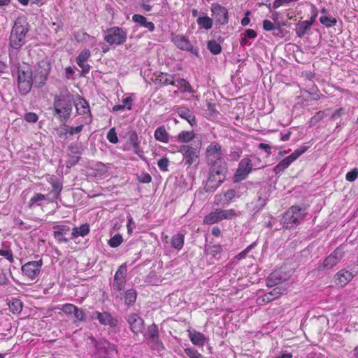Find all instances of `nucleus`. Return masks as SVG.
<instances>
[{
  "mask_svg": "<svg viewBox=\"0 0 358 358\" xmlns=\"http://www.w3.org/2000/svg\"><path fill=\"white\" fill-rule=\"evenodd\" d=\"M184 243L185 236L181 233H178L173 236L171 241V246L176 249L177 250H180L183 248Z\"/></svg>",
  "mask_w": 358,
  "mask_h": 358,
  "instance_id": "nucleus-36",
  "label": "nucleus"
},
{
  "mask_svg": "<svg viewBox=\"0 0 358 358\" xmlns=\"http://www.w3.org/2000/svg\"><path fill=\"white\" fill-rule=\"evenodd\" d=\"M91 56V52L88 49H83L76 57V62L79 67L81 68L82 76H85L89 73L91 66L88 64H85Z\"/></svg>",
  "mask_w": 358,
  "mask_h": 358,
  "instance_id": "nucleus-18",
  "label": "nucleus"
},
{
  "mask_svg": "<svg viewBox=\"0 0 358 358\" xmlns=\"http://www.w3.org/2000/svg\"><path fill=\"white\" fill-rule=\"evenodd\" d=\"M83 129V125H79L77 127H69L68 132L70 135H73L76 134H79Z\"/></svg>",
  "mask_w": 358,
  "mask_h": 358,
  "instance_id": "nucleus-61",
  "label": "nucleus"
},
{
  "mask_svg": "<svg viewBox=\"0 0 358 358\" xmlns=\"http://www.w3.org/2000/svg\"><path fill=\"white\" fill-rule=\"evenodd\" d=\"M133 100L134 99L131 96H127L122 99V105H124L126 109L131 110Z\"/></svg>",
  "mask_w": 358,
  "mask_h": 358,
  "instance_id": "nucleus-60",
  "label": "nucleus"
},
{
  "mask_svg": "<svg viewBox=\"0 0 358 358\" xmlns=\"http://www.w3.org/2000/svg\"><path fill=\"white\" fill-rule=\"evenodd\" d=\"M53 229H55L53 236L59 243L69 242V239L65 238V234H66L70 231V227L69 226L56 225L53 227Z\"/></svg>",
  "mask_w": 358,
  "mask_h": 358,
  "instance_id": "nucleus-24",
  "label": "nucleus"
},
{
  "mask_svg": "<svg viewBox=\"0 0 358 358\" xmlns=\"http://www.w3.org/2000/svg\"><path fill=\"white\" fill-rule=\"evenodd\" d=\"M76 306L72 303H65L62 305L61 310L66 315H72L74 310H76Z\"/></svg>",
  "mask_w": 358,
  "mask_h": 358,
  "instance_id": "nucleus-54",
  "label": "nucleus"
},
{
  "mask_svg": "<svg viewBox=\"0 0 358 358\" xmlns=\"http://www.w3.org/2000/svg\"><path fill=\"white\" fill-rule=\"evenodd\" d=\"M308 149V146H303L301 148L295 150L291 155L286 157L274 167V173L276 175L282 173L290 166L292 162L296 160L301 155L304 154Z\"/></svg>",
  "mask_w": 358,
  "mask_h": 358,
  "instance_id": "nucleus-10",
  "label": "nucleus"
},
{
  "mask_svg": "<svg viewBox=\"0 0 358 358\" xmlns=\"http://www.w3.org/2000/svg\"><path fill=\"white\" fill-rule=\"evenodd\" d=\"M205 155L208 165L226 163L223 159L222 146L217 143H210L206 148Z\"/></svg>",
  "mask_w": 358,
  "mask_h": 358,
  "instance_id": "nucleus-9",
  "label": "nucleus"
},
{
  "mask_svg": "<svg viewBox=\"0 0 358 358\" xmlns=\"http://www.w3.org/2000/svg\"><path fill=\"white\" fill-rule=\"evenodd\" d=\"M90 231V225L87 223L80 225L79 227H73L72 229L71 236L73 238L78 237H84L87 236Z\"/></svg>",
  "mask_w": 358,
  "mask_h": 358,
  "instance_id": "nucleus-33",
  "label": "nucleus"
},
{
  "mask_svg": "<svg viewBox=\"0 0 358 358\" xmlns=\"http://www.w3.org/2000/svg\"><path fill=\"white\" fill-rule=\"evenodd\" d=\"M353 278L351 272L343 269L339 271L334 276V282L340 286L344 287Z\"/></svg>",
  "mask_w": 358,
  "mask_h": 358,
  "instance_id": "nucleus-23",
  "label": "nucleus"
},
{
  "mask_svg": "<svg viewBox=\"0 0 358 358\" xmlns=\"http://www.w3.org/2000/svg\"><path fill=\"white\" fill-rule=\"evenodd\" d=\"M208 253L213 256L214 257H216L217 255H220L222 252V248L220 245L216 244L209 246L208 248Z\"/></svg>",
  "mask_w": 358,
  "mask_h": 358,
  "instance_id": "nucleus-50",
  "label": "nucleus"
},
{
  "mask_svg": "<svg viewBox=\"0 0 358 358\" xmlns=\"http://www.w3.org/2000/svg\"><path fill=\"white\" fill-rule=\"evenodd\" d=\"M77 112L79 114H90L88 103L84 100L80 101L76 106Z\"/></svg>",
  "mask_w": 358,
  "mask_h": 358,
  "instance_id": "nucleus-46",
  "label": "nucleus"
},
{
  "mask_svg": "<svg viewBox=\"0 0 358 358\" xmlns=\"http://www.w3.org/2000/svg\"><path fill=\"white\" fill-rule=\"evenodd\" d=\"M263 29L265 31H271L275 29L274 24L268 20H264L263 21Z\"/></svg>",
  "mask_w": 358,
  "mask_h": 358,
  "instance_id": "nucleus-62",
  "label": "nucleus"
},
{
  "mask_svg": "<svg viewBox=\"0 0 358 358\" xmlns=\"http://www.w3.org/2000/svg\"><path fill=\"white\" fill-rule=\"evenodd\" d=\"M155 80L157 82L164 85H176L175 77L173 75H170L167 73H159L156 76Z\"/></svg>",
  "mask_w": 358,
  "mask_h": 358,
  "instance_id": "nucleus-32",
  "label": "nucleus"
},
{
  "mask_svg": "<svg viewBox=\"0 0 358 358\" xmlns=\"http://www.w3.org/2000/svg\"><path fill=\"white\" fill-rule=\"evenodd\" d=\"M177 113L181 118L187 120L192 127L196 124L195 115L188 108L179 107L177 108Z\"/></svg>",
  "mask_w": 358,
  "mask_h": 358,
  "instance_id": "nucleus-26",
  "label": "nucleus"
},
{
  "mask_svg": "<svg viewBox=\"0 0 358 358\" xmlns=\"http://www.w3.org/2000/svg\"><path fill=\"white\" fill-rule=\"evenodd\" d=\"M344 251L341 247L336 248L326 259L324 260L322 267L326 269H331L335 266L343 257Z\"/></svg>",
  "mask_w": 358,
  "mask_h": 358,
  "instance_id": "nucleus-16",
  "label": "nucleus"
},
{
  "mask_svg": "<svg viewBox=\"0 0 358 358\" xmlns=\"http://www.w3.org/2000/svg\"><path fill=\"white\" fill-rule=\"evenodd\" d=\"M227 171V163L209 165L208 176L204 186L206 192L215 191L225 181Z\"/></svg>",
  "mask_w": 358,
  "mask_h": 358,
  "instance_id": "nucleus-3",
  "label": "nucleus"
},
{
  "mask_svg": "<svg viewBox=\"0 0 358 358\" xmlns=\"http://www.w3.org/2000/svg\"><path fill=\"white\" fill-rule=\"evenodd\" d=\"M125 303L131 306L134 305L136 300V292L134 289H129L125 292L124 295Z\"/></svg>",
  "mask_w": 358,
  "mask_h": 358,
  "instance_id": "nucleus-44",
  "label": "nucleus"
},
{
  "mask_svg": "<svg viewBox=\"0 0 358 358\" xmlns=\"http://www.w3.org/2000/svg\"><path fill=\"white\" fill-rule=\"evenodd\" d=\"M318 12L315 6L311 8V16L308 20L300 21L296 24L295 33L299 38H303L308 31L317 17Z\"/></svg>",
  "mask_w": 358,
  "mask_h": 358,
  "instance_id": "nucleus-11",
  "label": "nucleus"
},
{
  "mask_svg": "<svg viewBox=\"0 0 358 358\" xmlns=\"http://www.w3.org/2000/svg\"><path fill=\"white\" fill-rule=\"evenodd\" d=\"M106 138L107 140L113 144H115L118 142V137L114 127L110 129L107 134Z\"/></svg>",
  "mask_w": 358,
  "mask_h": 358,
  "instance_id": "nucleus-51",
  "label": "nucleus"
},
{
  "mask_svg": "<svg viewBox=\"0 0 358 358\" xmlns=\"http://www.w3.org/2000/svg\"><path fill=\"white\" fill-rule=\"evenodd\" d=\"M0 256L5 257L10 263L14 262L13 252L9 248H7L6 249H1Z\"/></svg>",
  "mask_w": 358,
  "mask_h": 358,
  "instance_id": "nucleus-52",
  "label": "nucleus"
},
{
  "mask_svg": "<svg viewBox=\"0 0 358 358\" xmlns=\"http://www.w3.org/2000/svg\"><path fill=\"white\" fill-rule=\"evenodd\" d=\"M96 350L99 358H107L113 352L117 353L115 345L109 343L98 344L96 345Z\"/></svg>",
  "mask_w": 358,
  "mask_h": 358,
  "instance_id": "nucleus-22",
  "label": "nucleus"
},
{
  "mask_svg": "<svg viewBox=\"0 0 358 358\" xmlns=\"http://www.w3.org/2000/svg\"><path fill=\"white\" fill-rule=\"evenodd\" d=\"M127 274V267L126 263L120 265L114 275L113 287L116 291H121L124 289L126 284V276Z\"/></svg>",
  "mask_w": 358,
  "mask_h": 358,
  "instance_id": "nucleus-15",
  "label": "nucleus"
},
{
  "mask_svg": "<svg viewBox=\"0 0 358 358\" xmlns=\"http://www.w3.org/2000/svg\"><path fill=\"white\" fill-rule=\"evenodd\" d=\"M122 242H123V238H122V235H120V234H117L110 238V240L108 241V245L111 248H117L119 245H120Z\"/></svg>",
  "mask_w": 358,
  "mask_h": 358,
  "instance_id": "nucleus-47",
  "label": "nucleus"
},
{
  "mask_svg": "<svg viewBox=\"0 0 358 358\" xmlns=\"http://www.w3.org/2000/svg\"><path fill=\"white\" fill-rule=\"evenodd\" d=\"M169 164V160L167 157H162L157 162V166L162 171H167Z\"/></svg>",
  "mask_w": 358,
  "mask_h": 358,
  "instance_id": "nucleus-55",
  "label": "nucleus"
},
{
  "mask_svg": "<svg viewBox=\"0 0 358 358\" xmlns=\"http://www.w3.org/2000/svg\"><path fill=\"white\" fill-rule=\"evenodd\" d=\"M206 110L208 113V115L211 117L217 116L219 114V112L216 108V103L214 100L212 99H206Z\"/></svg>",
  "mask_w": 358,
  "mask_h": 358,
  "instance_id": "nucleus-40",
  "label": "nucleus"
},
{
  "mask_svg": "<svg viewBox=\"0 0 358 358\" xmlns=\"http://www.w3.org/2000/svg\"><path fill=\"white\" fill-rule=\"evenodd\" d=\"M46 199V196L42 193H36L30 199L28 203V207L31 209L36 206H40L41 202Z\"/></svg>",
  "mask_w": 358,
  "mask_h": 358,
  "instance_id": "nucleus-37",
  "label": "nucleus"
},
{
  "mask_svg": "<svg viewBox=\"0 0 358 358\" xmlns=\"http://www.w3.org/2000/svg\"><path fill=\"white\" fill-rule=\"evenodd\" d=\"M73 109V101L68 90L59 95H55L53 101L54 115L62 122H66L70 117Z\"/></svg>",
  "mask_w": 358,
  "mask_h": 358,
  "instance_id": "nucleus-2",
  "label": "nucleus"
},
{
  "mask_svg": "<svg viewBox=\"0 0 358 358\" xmlns=\"http://www.w3.org/2000/svg\"><path fill=\"white\" fill-rule=\"evenodd\" d=\"M189 337L191 342L199 347H203L206 342L205 336L198 331H193L189 332Z\"/></svg>",
  "mask_w": 358,
  "mask_h": 358,
  "instance_id": "nucleus-30",
  "label": "nucleus"
},
{
  "mask_svg": "<svg viewBox=\"0 0 358 358\" xmlns=\"http://www.w3.org/2000/svg\"><path fill=\"white\" fill-rule=\"evenodd\" d=\"M252 170V164L250 159L245 157L241 160L234 175V181L240 182L245 180Z\"/></svg>",
  "mask_w": 358,
  "mask_h": 358,
  "instance_id": "nucleus-14",
  "label": "nucleus"
},
{
  "mask_svg": "<svg viewBox=\"0 0 358 358\" xmlns=\"http://www.w3.org/2000/svg\"><path fill=\"white\" fill-rule=\"evenodd\" d=\"M236 192L234 189H228L215 196L217 203L222 205L227 204L231 202L236 196Z\"/></svg>",
  "mask_w": 358,
  "mask_h": 358,
  "instance_id": "nucleus-27",
  "label": "nucleus"
},
{
  "mask_svg": "<svg viewBox=\"0 0 358 358\" xmlns=\"http://www.w3.org/2000/svg\"><path fill=\"white\" fill-rule=\"evenodd\" d=\"M24 119L29 123H36L38 120V116L36 113L28 112L24 113Z\"/></svg>",
  "mask_w": 358,
  "mask_h": 358,
  "instance_id": "nucleus-53",
  "label": "nucleus"
},
{
  "mask_svg": "<svg viewBox=\"0 0 358 358\" xmlns=\"http://www.w3.org/2000/svg\"><path fill=\"white\" fill-rule=\"evenodd\" d=\"M210 10L212 17L220 25H226L229 22L228 10L219 3H212Z\"/></svg>",
  "mask_w": 358,
  "mask_h": 358,
  "instance_id": "nucleus-13",
  "label": "nucleus"
},
{
  "mask_svg": "<svg viewBox=\"0 0 358 358\" xmlns=\"http://www.w3.org/2000/svg\"><path fill=\"white\" fill-rule=\"evenodd\" d=\"M280 281V278H279V273L277 271H274L270 274L267 279V285L268 286H273L278 284Z\"/></svg>",
  "mask_w": 358,
  "mask_h": 358,
  "instance_id": "nucleus-49",
  "label": "nucleus"
},
{
  "mask_svg": "<svg viewBox=\"0 0 358 358\" xmlns=\"http://www.w3.org/2000/svg\"><path fill=\"white\" fill-rule=\"evenodd\" d=\"M74 39L78 43L87 41L89 39L95 41V38L90 36L89 34L84 31H78L73 34Z\"/></svg>",
  "mask_w": 358,
  "mask_h": 358,
  "instance_id": "nucleus-41",
  "label": "nucleus"
},
{
  "mask_svg": "<svg viewBox=\"0 0 358 358\" xmlns=\"http://www.w3.org/2000/svg\"><path fill=\"white\" fill-rule=\"evenodd\" d=\"M51 185L53 190L57 192V196L61 192L63 188L62 182H60V181L58 180L57 181L52 182Z\"/></svg>",
  "mask_w": 358,
  "mask_h": 358,
  "instance_id": "nucleus-63",
  "label": "nucleus"
},
{
  "mask_svg": "<svg viewBox=\"0 0 358 358\" xmlns=\"http://www.w3.org/2000/svg\"><path fill=\"white\" fill-rule=\"evenodd\" d=\"M145 340L150 341L155 344H161L162 343L159 340V331L158 326L153 323L148 327L147 331L144 335Z\"/></svg>",
  "mask_w": 358,
  "mask_h": 358,
  "instance_id": "nucleus-21",
  "label": "nucleus"
},
{
  "mask_svg": "<svg viewBox=\"0 0 358 358\" xmlns=\"http://www.w3.org/2000/svg\"><path fill=\"white\" fill-rule=\"evenodd\" d=\"M236 216V212L234 209L222 210L217 208L206 215L203 222L204 224L211 225L224 220H231Z\"/></svg>",
  "mask_w": 358,
  "mask_h": 358,
  "instance_id": "nucleus-7",
  "label": "nucleus"
},
{
  "mask_svg": "<svg viewBox=\"0 0 358 358\" xmlns=\"http://www.w3.org/2000/svg\"><path fill=\"white\" fill-rule=\"evenodd\" d=\"M8 305L13 313H20L22 310V303L20 299H13Z\"/></svg>",
  "mask_w": 358,
  "mask_h": 358,
  "instance_id": "nucleus-45",
  "label": "nucleus"
},
{
  "mask_svg": "<svg viewBox=\"0 0 358 358\" xmlns=\"http://www.w3.org/2000/svg\"><path fill=\"white\" fill-rule=\"evenodd\" d=\"M29 25L20 19L15 20L13 27L10 38L9 45L13 49H20L25 43V37L29 31Z\"/></svg>",
  "mask_w": 358,
  "mask_h": 358,
  "instance_id": "nucleus-4",
  "label": "nucleus"
},
{
  "mask_svg": "<svg viewBox=\"0 0 358 358\" xmlns=\"http://www.w3.org/2000/svg\"><path fill=\"white\" fill-rule=\"evenodd\" d=\"M176 83H177V85L176 84L175 86H176L180 90V92L188 93L192 92V87L190 83L185 79L179 78L176 80Z\"/></svg>",
  "mask_w": 358,
  "mask_h": 358,
  "instance_id": "nucleus-39",
  "label": "nucleus"
},
{
  "mask_svg": "<svg viewBox=\"0 0 358 358\" xmlns=\"http://www.w3.org/2000/svg\"><path fill=\"white\" fill-rule=\"evenodd\" d=\"M196 22L200 28L207 30L211 29L213 24V19L206 15L199 17L196 20Z\"/></svg>",
  "mask_w": 358,
  "mask_h": 358,
  "instance_id": "nucleus-38",
  "label": "nucleus"
},
{
  "mask_svg": "<svg viewBox=\"0 0 358 358\" xmlns=\"http://www.w3.org/2000/svg\"><path fill=\"white\" fill-rule=\"evenodd\" d=\"M72 315H73L77 321H83L85 317V315L83 310L77 306L76 307V310H74Z\"/></svg>",
  "mask_w": 358,
  "mask_h": 358,
  "instance_id": "nucleus-57",
  "label": "nucleus"
},
{
  "mask_svg": "<svg viewBox=\"0 0 358 358\" xmlns=\"http://www.w3.org/2000/svg\"><path fill=\"white\" fill-rule=\"evenodd\" d=\"M207 47L210 52L214 55H218L222 51L220 44L215 40L209 41Z\"/></svg>",
  "mask_w": 358,
  "mask_h": 358,
  "instance_id": "nucleus-43",
  "label": "nucleus"
},
{
  "mask_svg": "<svg viewBox=\"0 0 358 358\" xmlns=\"http://www.w3.org/2000/svg\"><path fill=\"white\" fill-rule=\"evenodd\" d=\"M201 143L196 145L183 144L180 146L178 152L183 157L185 166L190 167L193 164H198L201 152Z\"/></svg>",
  "mask_w": 358,
  "mask_h": 358,
  "instance_id": "nucleus-6",
  "label": "nucleus"
},
{
  "mask_svg": "<svg viewBox=\"0 0 358 358\" xmlns=\"http://www.w3.org/2000/svg\"><path fill=\"white\" fill-rule=\"evenodd\" d=\"M138 180L141 183H150L152 181V177L148 173H143L138 176Z\"/></svg>",
  "mask_w": 358,
  "mask_h": 358,
  "instance_id": "nucleus-59",
  "label": "nucleus"
},
{
  "mask_svg": "<svg viewBox=\"0 0 358 358\" xmlns=\"http://www.w3.org/2000/svg\"><path fill=\"white\" fill-rule=\"evenodd\" d=\"M320 22L322 24L327 28L335 26L337 23V20L335 17L324 15L320 17Z\"/></svg>",
  "mask_w": 358,
  "mask_h": 358,
  "instance_id": "nucleus-42",
  "label": "nucleus"
},
{
  "mask_svg": "<svg viewBox=\"0 0 358 358\" xmlns=\"http://www.w3.org/2000/svg\"><path fill=\"white\" fill-rule=\"evenodd\" d=\"M43 266V260L28 262L22 266V272L27 278L34 280L40 273Z\"/></svg>",
  "mask_w": 358,
  "mask_h": 358,
  "instance_id": "nucleus-12",
  "label": "nucleus"
},
{
  "mask_svg": "<svg viewBox=\"0 0 358 358\" xmlns=\"http://www.w3.org/2000/svg\"><path fill=\"white\" fill-rule=\"evenodd\" d=\"M195 138V133L193 130L181 131L176 137V139L178 142L182 143H188L191 142Z\"/></svg>",
  "mask_w": 358,
  "mask_h": 358,
  "instance_id": "nucleus-34",
  "label": "nucleus"
},
{
  "mask_svg": "<svg viewBox=\"0 0 358 358\" xmlns=\"http://www.w3.org/2000/svg\"><path fill=\"white\" fill-rule=\"evenodd\" d=\"M80 159V157L77 155L69 156L68 160L66 161V166L68 169H71V167H73V166L78 163Z\"/></svg>",
  "mask_w": 358,
  "mask_h": 358,
  "instance_id": "nucleus-56",
  "label": "nucleus"
},
{
  "mask_svg": "<svg viewBox=\"0 0 358 358\" xmlns=\"http://www.w3.org/2000/svg\"><path fill=\"white\" fill-rule=\"evenodd\" d=\"M306 214L305 208L299 206H292L283 214L281 224L285 229H292L301 224Z\"/></svg>",
  "mask_w": 358,
  "mask_h": 358,
  "instance_id": "nucleus-5",
  "label": "nucleus"
},
{
  "mask_svg": "<svg viewBox=\"0 0 358 358\" xmlns=\"http://www.w3.org/2000/svg\"><path fill=\"white\" fill-rule=\"evenodd\" d=\"M154 136L157 141L161 143H167L169 141V134L164 125L157 128L155 131Z\"/></svg>",
  "mask_w": 358,
  "mask_h": 358,
  "instance_id": "nucleus-29",
  "label": "nucleus"
},
{
  "mask_svg": "<svg viewBox=\"0 0 358 358\" xmlns=\"http://www.w3.org/2000/svg\"><path fill=\"white\" fill-rule=\"evenodd\" d=\"M358 176V169L354 168L351 171L348 172L345 178L349 182L355 181Z\"/></svg>",
  "mask_w": 358,
  "mask_h": 358,
  "instance_id": "nucleus-58",
  "label": "nucleus"
},
{
  "mask_svg": "<svg viewBox=\"0 0 358 358\" xmlns=\"http://www.w3.org/2000/svg\"><path fill=\"white\" fill-rule=\"evenodd\" d=\"M266 205V200L262 196H258L256 201L248 204V207L252 212L256 213L261 210Z\"/></svg>",
  "mask_w": 358,
  "mask_h": 358,
  "instance_id": "nucleus-35",
  "label": "nucleus"
},
{
  "mask_svg": "<svg viewBox=\"0 0 358 358\" xmlns=\"http://www.w3.org/2000/svg\"><path fill=\"white\" fill-rule=\"evenodd\" d=\"M184 351L189 358H205L203 355L194 348H187Z\"/></svg>",
  "mask_w": 358,
  "mask_h": 358,
  "instance_id": "nucleus-48",
  "label": "nucleus"
},
{
  "mask_svg": "<svg viewBox=\"0 0 358 358\" xmlns=\"http://www.w3.org/2000/svg\"><path fill=\"white\" fill-rule=\"evenodd\" d=\"M127 142L134 150V152L140 155L142 151L140 148V143L138 141V134L135 131L131 130L127 133Z\"/></svg>",
  "mask_w": 358,
  "mask_h": 358,
  "instance_id": "nucleus-25",
  "label": "nucleus"
},
{
  "mask_svg": "<svg viewBox=\"0 0 358 358\" xmlns=\"http://www.w3.org/2000/svg\"><path fill=\"white\" fill-rule=\"evenodd\" d=\"M282 294V288L277 287L273 288L271 292L259 296L256 299L257 306H263L278 299Z\"/></svg>",
  "mask_w": 358,
  "mask_h": 358,
  "instance_id": "nucleus-19",
  "label": "nucleus"
},
{
  "mask_svg": "<svg viewBox=\"0 0 358 358\" xmlns=\"http://www.w3.org/2000/svg\"><path fill=\"white\" fill-rule=\"evenodd\" d=\"M245 36L248 39H252L257 37V34L253 29H247L245 34Z\"/></svg>",
  "mask_w": 358,
  "mask_h": 358,
  "instance_id": "nucleus-64",
  "label": "nucleus"
},
{
  "mask_svg": "<svg viewBox=\"0 0 358 358\" xmlns=\"http://www.w3.org/2000/svg\"><path fill=\"white\" fill-rule=\"evenodd\" d=\"M96 319L99 320L100 324L103 325H109L110 327H115L117 324V320H115L111 315L108 312H96L95 313Z\"/></svg>",
  "mask_w": 358,
  "mask_h": 358,
  "instance_id": "nucleus-28",
  "label": "nucleus"
},
{
  "mask_svg": "<svg viewBox=\"0 0 358 358\" xmlns=\"http://www.w3.org/2000/svg\"><path fill=\"white\" fill-rule=\"evenodd\" d=\"M47 77L43 74H36L33 76L32 70L28 64H24L17 68V87L20 93L22 95L30 92L34 80L36 86L40 87L45 83Z\"/></svg>",
  "mask_w": 358,
  "mask_h": 358,
  "instance_id": "nucleus-1",
  "label": "nucleus"
},
{
  "mask_svg": "<svg viewBox=\"0 0 358 358\" xmlns=\"http://www.w3.org/2000/svg\"><path fill=\"white\" fill-rule=\"evenodd\" d=\"M171 41L179 49L190 52H196V50L192 45L189 40L182 34H174L172 36Z\"/></svg>",
  "mask_w": 358,
  "mask_h": 358,
  "instance_id": "nucleus-17",
  "label": "nucleus"
},
{
  "mask_svg": "<svg viewBox=\"0 0 358 358\" xmlns=\"http://www.w3.org/2000/svg\"><path fill=\"white\" fill-rule=\"evenodd\" d=\"M127 38V32L122 28L117 27L107 29L103 36L104 41L110 45H122Z\"/></svg>",
  "mask_w": 358,
  "mask_h": 358,
  "instance_id": "nucleus-8",
  "label": "nucleus"
},
{
  "mask_svg": "<svg viewBox=\"0 0 358 358\" xmlns=\"http://www.w3.org/2000/svg\"><path fill=\"white\" fill-rule=\"evenodd\" d=\"M127 322L129 324L132 332L138 335L142 333L144 329V320L137 314H130L127 317Z\"/></svg>",
  "mask_w": 358,
  "mask_h": 358,
  "instance_id": "nucleus-20",
  "label": "nucleus"
},
{
  "mask_svg": "<svg viewBox=\"0 0 358 358\" xmlns=\"http://www.w3.org/2000/svg\"><path fill=\"white\" fill-rule=\"evenodd\" d=\"M132 20L134 22L138 23L141 26L148 29L150 31H153L155 30V24L152 22H148L147 19L141 15L134 14L132 16Z\"/></svg>",
  "mask_w": 358,
  "mask_h": 358,
  "instance_id": "nucleus-31",
  "label": "nucleus"
}]
</instances>
